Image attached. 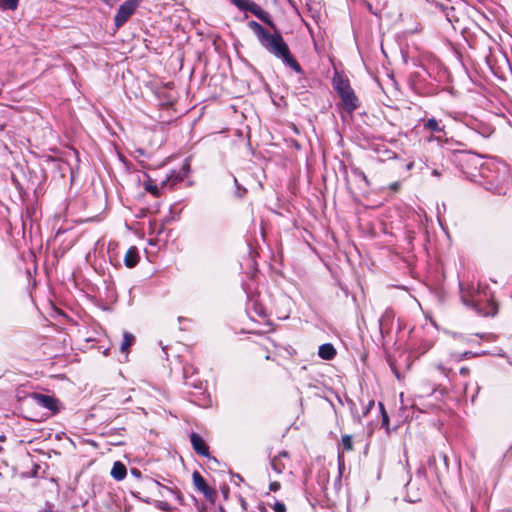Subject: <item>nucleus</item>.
Instances as JSON below:
<instances>
[{
    "label": "nucleus",
    "instance_id": "bb28decb",
    "mask_svg": "<svg viewBox=\"0 0 512 512\" xmlns=\"http://www.w3.org/2000/svg\"><path fill=\"white\" fill-rule=\"evenodd\" d=\"M269 487L271 491L276 492L277 490L280 489L281 485L279 482H271Z\"/></svg>",
    "mask_w": 512,
    "mask_h": 512
},
{
    "label": "nucleus",
    "instance_id": "58836bf2",
    "mask_svg": "<svg viewBox=\"0 0 512 512\" xmlns=\"http://www.w3.org/2000/svg\"><path fill=\"white\" fill-rule=\"evenodd\" d=\"M443 460L445 461V463L447 464V456L446 455H443Z\"/></svg>",
    "mask_w": 512,
    "mask_h": 512
},
{
    "label": "nucleus",
    "instance_id": "1a4fd4ad",
    "mask_svg": "<svg viewBox=\"0 0 512 512\" xmlns=\"http://www.w3.org/2000/svg\"><path fill=\"white\" fill-rule=\"evenodd\" d=\"M139 261V253L138 249L135 246H131L124 257V264L128 268H133L137 265Z\"/></svg>",
    "mask_w": 512,
    "mask_h": 512
},
{
    "label": "nucleus",
    "instance_id": "4c0bfd02",
    "mask_svg": "<svg viewBox=\"0 0 512 512\" xmlns=\"http://www.w3.org/2000/svg\"><path fill=\"white\" fill-rule=\"evenodd\" d=\"M495 193H498V194H505V192H503L501 189H498L497 191H495Z\"/></svg>",
    "mask_w": 512,
    "mask_h": 512
},
{
    "label": "nucleus",
    "instance_id": "72a5a7b5",
    "mask_svg": "<svg viewBox=\"0 0 512 512\" xmlns=\"http://www.w3.org/2000/svg\"><path fill=\"white\" fill-rule=\"evenodd\" d=\"M102 1L105 2L109 6H113L116 2V0H102Z\"/></svg>",
    "mask_w": 512,
    "mask_h": 512
},
{
    "label": "nucleus",
    "instance_id": "412c9836",
    "mask_svg": "<svg viewBox=\"0 0 512 512\" xmlns=\"http://www.w3.org/2000/svg\"><path fill=\"white\" fill-rule=\"evenodd\" d=\"M155 484H156L157 486H159L161 489L166 490L167 492H169V493H171V494L175 495L176 499H177L180 503H182V501H183V496H182V494H181L179 491H174L173 489H171V488H169V487H166V486L161 485L159 482H155Z\"/></svg>",
    "mask_w": 512,
    "mask_h": 512
},
{
    "label": "nucleus",
    "instance_id": "f257e3e1",
    "mask_svg": "<svg viewBox=\"0 0 512 512\" xmlns=\"http://www.w3.org/2000/svg\"><path fill=\"white\" fill-rule=\"evenodd\" d=\"M248 27L254 32L261 46L276 58L281 59L284 65L290 67L298 74H303V69L290 53L287 43L279 32L271 34L261 24L250 21Z\"/></svg>",
    "mask_w": 512,
    "mask_h": 512
},
{
    "label": "nucleus",
    "instance_id": "ddd939ff",
    "mask_svg": "<svg viewBox=\"0 0 512 512\" xmlns=\"http://www.w3.org/2000/svg\"><path fill=\"white\" fill-rule=\"evenodd\" d=\"M126 474H127L126 466L122 462L116 461L113 464V467L111 469V476L115 480L120 481L125 478Z\"/></svg>",
    "mask_w": 512,
    "mask_h": 512
},
{
    "label": "nucleus",
    "instance_id": "c85d7f7f",
    "mask_svg": "<svg viewBox=\"0 0 512 512\" xmlns=\"http://www.w3.org/2000/svg\"><path fill=\"white\" fill-rule=\"evenodd\" d=\"M234 182H235V184H236V186H237V189H238V195H239V197H242V196H243V194L246 192V189H245V188H244V189H240V188H239V186H238V181H237V179H236V178H234Z\"/></svg>",
    "mask_w": 512,
    "mask_h": 512
},
{
    "label": "nucleus",
    "instance_id": "473e14b6",
    "mask_svg": "<svg viewBox=\"0 0 512 512\" xmlns=\"http://www.w3.org/2000/svg\"><path fill=\"white\" fill-rule=\"evenodd\" d=\"M131 474L134 475L135 477L139 478L141 476V472L138 470V469H131Z\"/></svg>",
    "mask_w": 512,
    "mask_h": 512
},
{
    "label": "nucleus",
    "instance_id": "2eb2a0df",
    "mask_svg": "<svg viewBox=\"0 0 512 512\" xmlns=\"http://www.w3.org/2000/svg\"><path fill=\"white\" fill-rule=\"evenodd\" d=\"M251 13H253L261 21L274 27L270 15L266 11H264L260 6H258L256 3L254 5L253 9L251 10Z\"/></svg>",
    "mask_w": 512,
    "mask_h": 512
},
{
    "label": "nucleus",
    "instance_id": "a878e982",
    "mask_svg": "<svg viewBox=\"0 0 512 512\" xmlns=\"http://www.w3.org/2000/svg\"><path fill=\"white\" fill-rule=\"evenodd\" d=\"M401 184L398 181H395L389 185V189L393 192H398L400 190Z\"/></svg>",
    "mask_w": 512,
    "mask_h": 512
},
{
    "label": "nucleus",
    "instance_id": "423d86ee",
    "mask_svg": "<svg viewBox=\"0 0 512 512\" xmlns=\"http://www.w3.org/2000/svg\"><path fill=\"white\" fill-rule=\"evenodd\" d=\"M339 97L341 98L343 108L346 112L352 113L358 108V98L356 97L353 89L344 92Z\"/></svg>",
    "mask_w": 512,
    "mask_h": 512
},
{
    "label": "nucleus",
    "instance_id": "a211bd4d",
    "mask_svg": "<svg viewBox=\"0 0 512 512\" xmlns=\"http://www.w3.org/2000/svg\"><path fill=\"white\" fill-rule=\"evenodd\" d=\"M19 0H0L1 10L14 11L18 7Z\"/></svg>",
    "mask_w": 512,
    "mask_h": 512
},
{
    "label": "nucleus",
    "instance_id": "20e7f679",
    "mask_svg": "<svg viewBox=\"0 0 512 512\" xmlns=\"http://www.w3.org/2000/svg\"><path fill=\"white\" fill-rule=\"evenodd\" d=\"M31 398L38 406L45 408L51 411L52 413L58 412V401L55 397L40 393H33L31 394Z\"/></svg>",
    "mask_w": 512,
    "mask_h": 512
},
{
    "label": "nucleus",
    "instance_id": "7ed1b4c3",
    "mask_svg": "<svg viewBox=\"0 0 512 512\" xmlns=\"http://www.w3.org/2000/svg\"><path fill=\"white\" fill-rule=\"evenodd\" d=\"M138 5V0H127L120 5L114 19L116 28H120L127 22V20L134 14Z\"/></svg>",
    "mask_w": 512,
    "mask_h": 512
},
{
    "label": "nucleus",
    "instance_id": "7c9ffc66",
    "mask_svg": "<svg viewBox=\"0 0 512 512\" xmlns=\"http://www.w3.org/2000/svg\"><path fill=\"white\" fill-rule=\"evenodd\" d=\"M469 372H470L469 368H467V367H462L460 369V374L463 375V376H467L469 374Z\"/></svg>",
    "mask_w": 512,
    "mask_h": 512
},
{
    "label": "nucleus",
    "instance_id": "f03ea898",
    "mask_svg": "<svg viewBox=\"0 0 512 512\" xmlns=\"http://www.w3.org/2000/svg\"><path fill=\"white\" fill-rule=\"evenodd\" d=\"M460 296L464 305L472 308L482 316H494L497 313V304L487 285L478 284L464 287L460 284Z\"/></svg>",
    "mask_w": 512,
    "mask_h": 512
},
{
    "label": "nucleus",
    "instance_id": "5701e85b",
    "mask_svg": "<svg viewBox=\"0 0 512 512\" xmlns=\"http://www.w3.org/2000/svg\"><path fill=\"white\" fill-rule=\"evenodd\" d=\"M157 507L164 512H169L171 510L170 504L164 501H159L157 503Z\"/></svg>",
    "mask_w": 512,
    "mask_h": 512
},
{
    "label": "nucleus",
    "instance_id": "9b49d317",
    "mask_svg": "<svg viewBox=\"0 0 512 512\" xmlns=\"http://www.w3.org/2000/svg\"><path fill=\"white\" fill-rule=\"evenodd\" d=\"M424 129L434 132V133H444L445 134V126L442 125L440 120H437L435 118H429L424 123Z\"/></svg>",
    "mask_w": 512,
    "mask_h": 512
},
{
    "label": "nucleus",
    "instance_id": "e433bc0d",
    "mask_svg": "<svg viewBox=\"0 0 512 512\" xmlns=\"http://www.w3.org/2000/svg\"><path fill=\"white\" fill-rule=\"evenodd\" d=\"M337 481L339 483V486L341 485V473L339 474L338 478H337Z\"/></svg>",
    "mask_w": 512,
    "mask_h": 512
},
{
    "label": "nucleus",
    "instance_id": "393cba45",
    "mask_svg": "<svg viewBox=\"0 0 512 512\" xmlns=\"http://www.w3.org/2000/svg\"><path fill=\"white\" fill-rule=\"evenodd\" d=\"M145 189H146L147 191L151 192V193H152V194H154V195H157V193H158V188H157V186H156V185H153L152 183H147V184L145 185Z\"/></svg>",
    "mask_w": 512,
    "mask_h": 512
},
{
    "label": "nucleus",
    "instance_id": "0eeeda50",
    "mask_svg": "<svg viewBox=\"0 0 512 512\" xmlns=\"http://www.w3.org/2000/svg\"><path fill=\"white\" fill-rule=\"evenodd\" d=\"M190 441L194 451L198 455L203 457H210L209 448L200 435H198L197 433H192L190 436Z\"/></svg>",
    "mask_w": 512,
    "mask_h": 512
},
{
    "label": "nucleus",
    "instance_id": "39448f33",
    "mask_svg": "<svg viewBox=\"0 0 512 512\" xmlns=\"http://www.w3.org/2000/svg\"><path fill=\"white\" fill-rule=\"evenodd\" d=\"M192 479L195 488L202 492L206 498L211 500L215 497L216 492L207 485L205 479L199 472L195 471L192 475Z\"/></svg>",
    "mask_w": 512,
    "mask_h": 512
},
{
    "label": "nucleus",
    "instance_id": "cd10ccee",
    "mask_svg": "<svg viewBox=\"0 0 512 512\" xmlns=\"http://www.w3.org/2000/svg\"><path fill=\"white\" fill-rule=\"evenodd\" d=\"M438 370L441 371L443 374H445L446 376H449V373L451 372L450 369H447L445 366L443 365H438L437 366Z\"/></svg>",
    "mask_w": 512,
    "mask_h": 512
},
{
    "label": "nucleus",
    "instance_id": "9d476101",
    "mask_svg": "<svg viewBox=\"0 0 512 512\" xmlns=\"http://www.w3.org/2000/svg\"><path fill=\"white\" fill-rule=\"evenodd\" d=\"M333 87L339 96L352 89L348 79L341 76H335L333 78Z\"/></svg>",
    "mask_w": 512,
    "mask_h": 512
},
{
    "label": "nucleus",
    "instance_id": "dca6fc26",
    "mask_svg": "<svg viewBox=\"0 0 512 512\" xmlns=\"http://www.w3.org/2000/svg\"><path fill=\"white\" fill-rule=\"evenodd\" d=\"M134 342H135L134 335L129 333V332H124L123 340H122V343L120 345V351L123 354H125L126 357L128 355L129 348L134 344Z\"/></svg>",
    "mask_w": 512,
    "mask_h": 512
},
{
    "label": "nucleus",
    "instance_id": "f3484780",
    "mask_svg": "<svg viewBox=\"0 0 512 512\" xmlns=\"http://www.w3.org/2000/svg\"><path fill=\"white\" fill-rule=\"evenodd\" d=\"M231 3L234 4L241 11L250 12L255 5V3L251 0H231Z\"/></svg>",
    "mask_w": 512,
    "mask_h": 512
},
{
    "label": "nucleus",
    "instance_id": "c756f323",
    "mask_svg": "<svg viewBox=\"0 0 512 512\" xmlns=\"http://www.w3.org/2000/svg\"><path fill=\"white\" fill-rule=\"evenodd\" d=\"M435 463H436V458H435V456H434V455L430 456V457H429V459H428V465H429L430 467H433V466L435 465Z\"/></svg>",
    "mask_w": 512,
    "mask_h": 512
},
{
    "label": "nucleus",
    "instance_id": "4be33fe9",
    "mask_svg": "<svg viewBox=\"0 0 512 512\" xmlns=\"http://www.w3.org/2000/svg\"><path fill=\"white\" fill-rule=\"evenodd\" d=\"M352 173L359 179L363 180L366 185H369V180L366 176V174L359 168H352Z\"/></svg>",
    "mask_w": 512,
    "mask_h": 512
},
{
    "label": "nucleus",
    "instance_id": "4468645a",
    "mask_svg": "<svg viewBox=\"0 0 512 512\" xmlns=\"http://www.w3.org/2000/svg\"><path fill=\"white\" fill-rule=\"evenodd\" d=\"M318 355L324 360H331L336 355V350L332 344L325 343L319 347Z\"/></svg>",
    "mask_w": 512,
    "mask_h": 512
},
{
    "label": "nucleus",
    "instance_id": "b1692460",
    "mask_svg": "<svg viewBox=\"0 0 512 512\" xmlns=\"http://www.w3.org/2000/svg\"><path fill=\"white\" fill-rule=\"evenodd\" d=\"M273 509L275 512H285L286 511V506L284 503L282 502H276L273 506Z\"/></svg>",
    "mask_w": 512,
    "mask_h": 512
},
{
    "label": "nucleus",
    "instance_id": "f704fd0d",
    "mask_svg": "<svg viewBox=\"0 0 512 512\" xmlns=\"http://www.w3.org/2000/svg\"><path fill=\"white\" fill-rule=\"evenodd\" d=\"M418 474L422 475V476H425V471L423 469H419L418 470Z\"/></svg>",
    "mask_w": 512,
    "mask_h": 512
},
{
    "label": "nucleus",
    "instance_id": "6e6552de",
    "mask_svg": "<svg viewBox=\"0 0 512 512\" xmlns=\"http://www.w3.org/2000/svg\"><path fill=\"white\" fill-rule=\"evenodd\" d=\"M288 457L287 451L279 452L278 455L274 456L271 460L272 469L278 474L282 473L286 468L284 459H288Z\"/></svg>",
    "mask_w": 512,
    "mask_h": 512
},
{
    "label": "nucleus",
    "instance_id": "f8f14e48",
    "mask_svg": "<svg viewBox=\"0 0 512 512\" xmlns=\"http://www.w3.org/2000/svg\"><path fill=\"white\" fill-rule=\"evenodd\" d=\"M189 173V166L183 165L178 171H172L171 174L168 176V180L172 182V184H175L177 182H181L188 176Z\"/></svg>",
    "mask_w": 512,
    "mask_h": 512
},
{
    "label": "nucleus",
    "instance_id": "6ab92c4d",
    "mask_svg": "<svg viewBox=\"0 0 512 512\" xmlns=\"http://www.w3.org/2000/svg\"><path fill=\"white\" fill-rule=\"evenodd\" d=\"M341 445L343 451H351L353 449L352 437L350 435H343Z\"/></svg>",
    "mask_w": 512,
    "mask_h": 512
},
{
    "label": "nucleus",
    "instance_id": "2f4dec72",
    "mask_svg": "<svg viewBox=\"0 0 512 512\" xmlns=\"http://www.w3.org/2000/svg\"><path fill=\"white\" fill-rule=\"evenodd\" d=\"M373 405H374V401H370L368 403V405H367V407H365V411L363 413L364 416L369 412L370 408L373 407Z\"/></svg>",
    "mask_w": 512,
    "mask_h": 512
},
{
    "label": "nucleus",
    "instance_id": "aec40b11",
    "mask_svg": "<svg viewBox=\"0 0 512 512\" xmlns=\"http://www.w3.org/2000/svg\"><path fill=\"white\" fill-rule=\"evenodd\" d=\"M393 312L390 309H387L384 315L379 319L380 328L383 329L389 321L393 318Z\"/></svg>",
    "mask_w": 512,
    "mask_h": 512
},
{
    "label": "nucleus",
    "instance_id": "c9c22d12",
    "mask_svg": "<svg viewBox=\"0 0 512 512\" xmlns=\"http://www.w3.org/2000/svg\"><path fill=\"white\" fill-rule=\"evenodd\" d=\"M387 422H388V417H387V415H386V414H384V416H383V423L385 424V423H387Z\"/></svg>",
    "mask_w": 512,
    "mask_h": 512
}]
</instances>
